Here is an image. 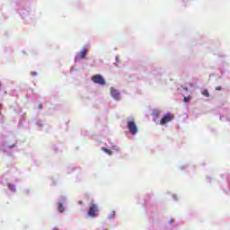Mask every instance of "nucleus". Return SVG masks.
I'll return each instance as SVG.
<instances>
[{
	"instance_id": "8",
	"label": "nucleus",
	"mask_w": 230,
	"mask_h": 230,
	"mask_svg": "<svg viewBox=\"0 0 230 230\" xmlns=\"http://www.w3.org/2000/svg\"><path fill=\"white\" fill-rule=\"evenodd\" d=\"M203 96H206V98H209V92L208 90H204L202 92Z\"/></svg>"
},
{
	"instance_id": "6",
	"label": "nucleus",
	"mask_w": 230,
	"mask_h": 230,
	"mask_svg": "<svg viewBox=\"0 0 230 230\" xmlns=\"http://www.w3.org/2000/svg\"><path fill=\"white\" fill-rule=\"evenodd\" d=\"M78 55L80 58H85V56L87 55V49L84 48Z\"/></svg>"
},
{
	"instance_id": "9",
	"label": "nucleus",
	"mask_w": 230,
	"mask_h": 230,
	"mask_svg": "<svg viewBox=\"0 0 230 230\" xmlns=\"http://www.w3.org/2000/svg\"><path fill=\"white\" fill-rule=\"evenodd\" d=\"M58 211L59 213H64V205L62 203H59Z\"/></svg>"
},
{
	"instance_id": "5",
	"label": "nucleus",
	"mask_w": 230,
	"mask_h": 230,
	"mask_svg": "<svg viewBox=\"0 0 230 230\" xmlns=\"http://www.w3.org/2000/svg\"><path fill=\"white\" fill-rule=\"evenodd\" d=\"M111 94L114 100H119L120 98L119 92L118 90H111Z\"/></svg>"
},
{
	"instance_id": "16",
	"label": "nucleus",
	"mask_w": 230,
	"mask_h": 230,
	"mask_svg": "<svg viewBox=\"0 0 230 230\" xmlns=\"http://www.w3.org/2000/svg\"><path fill=\"white\" fill-rule=\"evenodd\" d=\"M9 148H15V145L9 146Z\"/></svg>"
},
{
	"instance_id": "13",
	"label": "nucleus",
	"mask_w": 230,
	"mask_h": 230,
	"mask_svg": "<svg viewBox=\"0 0 230 230\" xmlns=\"http://www.w3.org/2000/svg\"><path fill=\"white\" fill-rule=\"evenodd\" d=\"M216 91H222V86L216 87Z\"/></svg>"
},
{
	"instance_id": "2",
	"label": "nucleus",
	"mask_w": 230,
	"mask_h": 230,
	"mask_svg": "<svg viewBox=\"0 0 230 230\" xmlns=\"http://www.w3.org/2000/svg\"><path fill=\"white\" fill-rule=\"evenodd\" d=\"M92 81L93 84H98L99 85H105V79L101 75H93Z\"/></svg>"
},
{
	"instance_id": "12",
	"label": "nucleus",
	"mask_w": 230,
	"mask_h": 230,
	"mask_svg": "<svg viewBox=\"0 0 230 230\" xmlns=\"http://www.w3.org/2000/svg\"><path fill=\"white\" fill-rule=\"evenodd\" d=\"M115 215H116V211H111L110 218H114Z\"/></svg>"
},
{
	"instance_id": "15",
	"label": "nucleus",
	"mask_w": 230,
	"mask_h": 230,
	"mask_svg": "<svg viewBox=\"0 0 230 230\" xmlns=\"http://www.w3.org/2000/svg\"><path fill=\"white\" fill-rule=\"evenodd\" d=\"M38 109H39L40 111H42V104H39V105H38Z\"/></svg>"
},
{
	"instance_id": "1",
	"label": "nucleus",
	"mask_w": 230,
	"mask_h": 230,
	"mask_svg": "<svg viewBox=\"0 0 230 230\" xmlns=\"http://www.w3.org/2000/svg\"><path fill=\"white\" fill-rule=\"evenodd\" d=\"M175 119V115L173 113H166L160 120V125H166Z\"/></svg>"
},
{
	"instance_id": "14",
	"label": "nucleus",
	"mask_w": 230,
	"mask_h": 230,
	"mask_svg": "<svg viewBox=\"0 0 230 230\" xmlns=\"http://www.w3.org/2000/svg\"><path fill=\"white\" fill-rule=\"evenodd\" d=\"M31 76H37V72H31Z\"/></svg>"
},
{
	"instance_id": "4",
	"label": "nucleus",
	"mask_w": 230,
	"mask_h": 230,
	"mask_svg": "<svg viewBox=\"0 0 230 230\" xmlns=\"http://www.w3.org/2000/svg\"><path fill=\"white\" fill-rule=\"evenodd\" d=\"M96 213H98V205L92 204L88 210V216L94 217H96Z\"/></svg>"
},
{
	"instance_id": "7",
	"label": "nucleus",
	"mask_w": 230,
	"mask_h": 230,
	"mask_svg": "<svg viewBox=\"0 0 230 230\" xmlns=\"http://www.w3.org/2000/svg\"><path fill=\"white\" fill-rule=\"evenodd\" d=\"M102 150L108 154V155H112V151L111 149H107L106 147H102Z\"/></svg>"
},
{
	"instance_id": "11",
	"label": "nucleus",
	"mask_w": 230,
	"mask_h": 230,
	"mask_svg": "<svg viewBox=\"0 0 230 230\" xmlns=\"http://www.w3.org/2000/svg\"><path fill=\"white\" fill-rule=\"evenodd\" d=\"M190 100H191V96H188V97H184V98H183V102H184L185 103H188V102H190Z\"/></svg>"
},
{
	"instance_id": "10",
	"label": "nucleus",
	"mask_w": 230,
	"mask_h": 230,
	"mask_svg": "<svg viewBox=\"0 0 230 230\" xmlns=\"http://www.w3.org/2000/svg\"><path fill=\"white\" fill-rule=\"evenodd\" d=\"M8 188L11 191H15V185L13 184H8Z\"/></svg>"
},
{
	"instance_id": "3",
	"label": "nucleus",
	"mask_w": 230,
	"mask_h": 230,
	"mask_svg": "<svg viewBox=\"0 0 230 230\" xmlns=\"http://www.w3.org/2000/svg\"><path fill=\"white\" fill-rule=\"evenodd\" d=\"M128 128L133 136H136L137 134V126L136 125V122L134 120L128 121Z\"/></svg>"
}]
</instances>
